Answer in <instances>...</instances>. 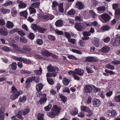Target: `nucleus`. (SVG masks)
<instances>
[{"mask_svg": "<svg viewBox=\"0 0 120 120\" xmlns=\"http://www.w3.org/2000/svg\"><path fill=\"white\" fill-rule=\"evenodd\" d=\"M97 9L99 13L104 12L106 9V8L105 6L99 7L97 8Z\"/></svg>", "mask_w": 120, "mask_h": 120, "instance_id": "nucleus-30", "label": "nucleus"}, {"mask_svg": "<svg viewBox=\"0 0 120 120\" xmlns=\"http://www.w3.org/2000/svg\"><path fill=\"white\" fill-rule=\"evenodd\" d=\"M75 28L78 31H82L85 29L84 24L81 23L77 22L75 23Z\"/></svg>", "mask_w": 120, "mask_h": 120, "instance_id": "nucleus-4", "label": "nucleus"}, {"mask_svg": "<svg viewBox=\"0 0 120 120\" xmlns=\"http://www.w3.org/2000/svg\"><path fill=\"white\" fill-rule=\"evenodd\" d=\"M20 14L21 15L24 17L26 19L27 18V16L28 15V13L26 10L21 12L20 13Z\"/></svg>", "mask_w": 120, "mask_h": 120, "instance_id": "nucleus-36", "label": "nucleus"}, {"mask_svg": "<svg viewBox=\"0 0 120 120\" xmlns=\"http://www.w3.org/2000/svg\"><path fill=\"white\" fill-rule=\"evenodd\" d=\"M23 63L26 64H31L32 62L30 60L25 58H23L22 60Z\"/></svg>", "mask_w": 120, "mask_h": 120, "instance_id": "nucleus-23", "label": "nucleus"}, {"mask_svg": "<svg viewBox=\"0 0 120 120\" xmlns=\"http://www.w3.org/2000/svg\"><path fill=\"white\" fill-rule=\"evenodd\" d=\"M69 82V80L67 79L66 78H64L63 80V84L66 86H67Z\"/></svg>", "mask_w": 120, "mask_h": 120, "instance_id": "nucleus-38", "label": "nucleus"}, {"mask_svg": "<svg viewBox=\"0 0 120 120\" xmlns=\"http://www.w3.org/2000/svg\"><path fill=\"white\" fill-rule=\"evenodd\" d=\"M5 24V22L3 19H0V26H4Z\"/></svg>", "mask_w": 120, "mask_h": 120, "instance_id": "nucleus-63", "label": "nucleus"}, {"mask_svg": "<svg viewBox=\"0 0 120 120\" xmlns=\"http://www.w3.org/2000/svg\"><path fill=\"white\" fill-rule=\"evenodd\" d=\"M60 3L58 4V2L56 1H53L52 2V8H54L57 6H58L60 5Z\"/></svg>", "mask_w": 120, "mask_h": 120, "instance_id": "nucleus-52", "label": "nucleus"}, {"mask_svg": "<svg viewBox=\"0 0 120 120\" xmlns=\"http://www.w3.org/2000/svg\"><path fill=\"white\" fill-rule=\"evenodd\" d=\"M55 31L56 34L57 35H61L64 34L63 31L59 30L57 29H55Z\"/></svg>", "mask_w": 120, "mask_h": 120, "instance_id": "nucleus-50", "label": "nucleus"}, {"mask_svg": "<svg viewBox=\"0 0 120 120\" xmlns=\"http://www.w3.org/2000/svg\"><path fill=\"white\" fill-rule=\"evenodd\" d=\"M59 97L61 98V100L63 102L65 103L66 102L67 99L66 96H64L63 95L61 94L59 95Z\"/></svg>", "mask_w": 120, "mask_h": 120, "instance_id": "nucleus-35", "label": "nucleus"}, {"mask_svg": "<svg viewBox=\"0 0 120 120\" xmlns=\"http://www.w3.org/2000/svg\"><path fill=\"white\" fill-rule=\"evenodd\" d=\"M11 92L12 93V94L10 95V99L12 100H15L17 99L19 96L22 93V91H18L14 86H12L11 87Z\"/></svg>", "mask_w": 120, "mask_h": 120, "instance_id": "nucleus-2", "label": "nucleus"}, {"mask_svg": "<svg viewBox=\"0 0 120 120\" xmlns=\"http://www.w3.org/2000/svg\"><path fill=\"white\" fill-rule=\"evenodd\" d=\"M75 6L78 9L80 10L82 9L84 7L83 4L82 2L79 1H77L76 3Z\"/></svg>", "mask_w": 120, "mask_h": 120, "instance_id": "nucleus-10", "label": "nucleus"}, {"mask_svg": "<svg viewBox=\"0 0 120 120\" xmlns=\"http://www.w3.org/2000/svg\"><path fill=\"white\" fill-rule=\"evenodd\" d=\"M8 34V32L6 28L3 27L0 28V34L4 36H7Z\"/></svg>", "mask_w": 120, "mask_h": 120, "instance_id": "nucleus-9", "label": "nucleus"}, {"mask_svg": "<svg viewBox=\"0 0 120 120\" xmlns=\"http://www.w3.org/2000/svg\"><path fill=\"white\" fill-rule=\"evenodd\" d=\"M12 3L13 2L12 1L8 0L3 5L5 6H10L12 4Z\"/></svg>", "mask_w": 120, "mask_h": 120, "instance_id": "nucleus-54", "label": "nucleus"}, {"mask_svg": "<svg viewBox=\"0 0 120 120\" xmlns=\"http://www.w3.org/2000/svg\"><path fill=\"white\" fill-rule=\"evenodd\" d=\"M44 114L40 113H39L37 116V119L38 120H45L43 117L44 116Z\"/></svg>", "mask_w": 120, "mask_h": 120, "instance_id": "nucleus-41", "label": "nucleus"}, {"mask_svg": "<svg viewBox=\"0 0 120 120\" xmlns=\"http://www.w3.org/2000/svg\"><path fill=\"white\" fill-rule=\"evenodd\" d=\"M60 106H57L56 105H54L51 111L47 113V115L51 118H54L56 115H59L61 110Z\"/></svg>", "mask_w": 120, "mask_h": 120, "instance_id": "nucleus-1", "label": "nucleus"}, {"mask_svg": "<svg viewBox=\"0 0 120 120\" xmlns=\"http://www.w3.org/2000/svg\"><path fill=\"white\" fill-rule=\"evenodd\" d=\"M22 115L24 116L28 113L29 111V109L27 108L22 110Z\"/></svg>", "mask_w": 120, "mask_h": 120, "instance_id": "nucleus-44", "label": "nucleus"}, {"mask_svg": "<svg viewBox=\"0 0 120 120\" xmlns=\"http://www.w3.org/2000/svg\"><path fill=\"white\" fill-rule=\"evenodd\" d=\"M0 11L3 14H5L9 13L10 10L8 9L2 8L0 9Z\"/></svg>", "mask_w": 120, "mask_h": 120, "instance_id": "nucleus-28", "label": "nucleus"}, {"mask_svg": "<svg viewBox=\"0 0 120 120\" xmlns=\"http://www.w3.org/2000/svg\"><path fill=\"white\" fill-rule=\"evenodd\" d=\"M47 29L38 26L37 30L40 33H44L46 31Z\"/></svg>", "mask_w": 120, "mask_h": 120, "instance_id": "nucleus-29", "label": "nucleus"}, {"mask_svg": "<svg viewBox=\"0 0 120 120\" xmlns=\"http://www.w3.org/2000/svg\"><path fill=\"white\" fill-rule=\"evenodd\" d=\"M47 80L48 83L51 85H53L54 83L53 80L52 79L47 78Z\"/></svg>", "mask_w": 120, "mask_h": 120, "instance_id": "nucleus-59", "label": "nucleus"}, {"mask_svg": "<svg viewBox=\"0 0 120 120\" xmlns=\"http://www.w3.org/2000/svg\"><path fill=\"white\" fill-rule=\"evenodd\" d=\"M19 41L21 42L26 43L27 42V41L25 37L21 36L20 38Z\"/></svg>", "mask_w": 120, "mask_h": 120, "instance_id": "nucleus-33", "label": "nucleus"}, {"mask_svg": "<svg viewBox=\"0 0 120 120\" xmlns=\"http://www.w3.org/2000/svg\"><path fill=\"white\" fill-rule=\"evenodd\" d=\"M92 85H87L85 86L84 90L86 93H90L93 90Z\"/></svg>", "mask_w": 120, "mask_h": 120, "instance_id": "nucleus-7", "label": "nucleus"}, {"mask_svg": "<svg viewBox=\"0 0 120 120\" xmlns=\"http://www.w3.org/2000/svg\"><path fill=\"white\" fill-rule=\"evenodd\" d=\"M17 64L15 62H13L11 64H10L9 66L10 69H11L14 71L17 68Z\"/></svg>", "mask_w": 120, "mask_h": 120, "instance_id": "nucleus-19", "label": "nucleus"}, {"mask_svg": "<svg viewBox=\"0 0 120 120\" xmlns=\"http://www.w3.org/2000/svg\"><path fill=\"white\" fill-rule=\"evenodd\" d=\"M114 99L116 102L117 103L120 102V95L115 96Z\"/></svg>", "mask_w": 120, "mask_h": 120, "instance_id": "nucleus-58", "label": "nucleus"}, {"mask_svg": "<svg viewBox=\"0 0 120 120\" xmlns=\"http://www.w3.org/2000/svg\"><path fill=\"white\" fill-rule=\"evenodd\" d=\"M63 21L62 20L60 19L57 21L55 23V25L57 27H60L63 26Z\"/></svg>", "mask_w": 120, "mask_h": 120, "instance_id": "nucleus-25", "label": "nucleus"}, {"mask_svg": "<svg viewBox=\"0 0 120 120\" xmlns=\"http://www.w3.org/2000/svg\"><path fill=\"white\" fill-rule=\"evenodd\" d=\"M36 41V43L39 45H41L43 43V41L41 39H37Z\"/></svg>", "mask_w": 120, "mask_h": 120, "instance_id": "nucleus-62", "label": "nucleus"}, {"mask_svg": "<svg viewBox=\"0 0 120 120\" xmlns=\"http://www.w3.org/2000/svg\"><path fill=\"white\" fill-rule=\"evenodd\" d=\"M111 29V28L107 25H105L103 26L101 28V29L102 32H105L108 31Z\"/></svg>", "mask_w": 120, "mask_h": 120, "instance_id": "nucleus-15", "label": "nucleus"}, {"mask_svg": "<svg viewBox=\"0 0 120 120\" xmlns=\"http://www.w3.org/2000/svg\"><path fill=\"white\" fill-rule=\"evenodd\" d=\"M47 69L49 72H56L57 70H59V69L57 67L52 66L51 64L49 65L47 68Z\"/></svg>", "mask_w": 120, "mask_h": 120, "instance_id": "nucleus-5", "label": "nucleus"}, {"mask_svg": "<svg viewBox=\"0 0 120 120\" xmlns=\"http://www.w3.org/2000/svg\"><path fill=\"white\" fill-rule=\"evenodd\" d=\"M92 86L93 88V90L95 93H97L98 91H100L101 90V89L100 88L96 87L94 85H92Z\"/></svg>", "mask_w": 120, "mask_h": 120, "instance_id": "nucleus-56", "label": "nucleus"}, {"mask_svg": "<svg viewBox=\"0 0 120 120\" xmlns=\"http://www.w3.org/2000/svg\"><path fill=\"white\" fill-rule=\"evenodd\" d=\"M63 3H60V5L59 6V11L60 12L63 13L64 11V9L63 7Z\"/></svg>", "mask_w": 120, "mask_h": 120, "instance_id": "nucleus-37", "label": "nucleus"}, {"mask_svg": "<svg viewBox=\"0 0 120 120\" xmlns=\"http://www.w3.org/2000/svg\"><path fill=\"white\" fill-rule=\"evenodd\" d=\"M17 3L18 4H18V6L19 8L20 9L25 8L27 6V5L26 4L23 3L21 1L19 0H17Z\"/></svg>", "mask_w": 120, "mask_h": 120, "instance_id": "nucleus-12", "label": "nucleus"}, {"mask_svg": "<svg viewBox=\"0 0 120 120\" xmlns=\"http://www.w3.org/2000/svg\"><path fill=\"white\" fill-rule=\"evenodd\" d=\"M29 9L30 14L33 13H35L36 12L35 9L32 7H30L29 8Z\"/></svg>", "mask_w": 120, "mask_h": 120, "instance_id": "nucleus-45", "label": "nucleus"}, {"mask_svg": "<svg viewBox=\"0 0 120 120\" xmlns=\"http://www.w3.org/2000/svg\"><path fill=\"white\" fill-rule=\"evenodd\" d=\"M81 109L82 111L86 112L90 108L86 106L83 105L81 107Z\"/></svg>", "mask_w": 120, "mask_h": 120, "instance_id": "nucleus-40", "label": "nucleus"}, {"mask_svg": "<svg viewBox=\"0 0 120 120\" xmlns=\"http://www.w3.org/2000/svg\"><path fill=\"white\" fill-rule=\"evenodd\" d=\"M86 62H96V59L94 57L89 56L86 57Z\"/></svg>", "mask_w": 120, "mask_h": 120, "instance_id": "nucleus-20", "label": "nucleus"}, {"mask_svg": "<svg viewBox=\"0 0 120 120\" xmlns=\"http://www.w3.org/2000/svg\"><path fill=\"white\" fill-rule=\"evenodd\" d=\"M106 113L109 117L111 118L114 117L116 116L117 115L116 111L115 110L113 109H112L111 110H108L106 112Z\"/></svg>", "mask_w": 120, "mask_h": 120, "instance_id": "nucleus-6", "label": "nucleus"}, {"mask_svg": "<svg viewBox=\"0 0 120 120\" xmlns=\"http://www.w3.org/2000/svg\"><path fill=\"white\" fill-rule=\"evenodd\" d=\"M114 15L115 16H118L120 17V8H118L115 10Z\"/></svg>", "mask_w": 120, "mask_h": 120, "instance_id": "nucleus-47", "label": "nucleus"}, {"mask_svg": "<svg viewBox=\"0 0 120 120\" xmlns=\"http://www.w3.org/2000/svg\"><path fill=\"white\" fill-rule=\"evenodd\" d=\"M88 113H87L86 115L88 117H90L92 116L93 114V111L90 108L86 112Z\"/></svg>", "mask_w": 120, "mask_h": 120, "instance_id": "nucleus-49", "label": "nucleus"}, {"mask_svg": "<svg viewBox=\"0 0 120 120\" xmlns=\"http://www.w3.org/2000/svg\"><path fill=\"white\" fill-rule=\"evenodd\" d=\"M40 4V3L39 2H36L31 4V5L35 8H39Z\"/></svg>", "mask_w": 120, "mask_h": 120, "instance_id": "nucleus-43", "label": "nucleus"}, {"mask_svg": "<svg viewBox=\"0 0 120 120\" xmlns=\"http://www.w3.org/2000/svg\"><path fill=\"white\" fill-rule=\"evenodd\" d=\"M4 108L2 106L0 109V120H4L5 116V115L4 113Z\"/></svg>", "mask_w": 120, "mask_h": 120, "instance_id": "nucleus-11", "label": "nucleus"}, {"mask_svg": "<svg viewBox=\"0 0 120 120\" xmlns=\"http://www.w3.org/2000/svg\"><path fill=\"white\" fill-rule=\"evenodd\" d=\"M111 43L112 44L113 46L114 47L119 46L120 45L119 43V42L116 39L114 40V41H112Z\"/></svg>", "mask_w": 120, "mask_h": 120, "instance_id": "nucleus-32", "label": "nucleus"}, {"mask_svg": "<svg viewBox=\"0 0 120 120\" xmlns=\"http://www.w3.org/2000/svg\"><path fill=\"white\" fill-rule=\"evenodd\" d=\"M105 71L107 74H109L110 75H114L115 74L114 72L111 70H108L107 69H105Z\"/></svg>", "mask_w": 120, "mask_h": 120, "instance_id": "nucleus-57", "label": "nucleus"}, {"mask_svg": "<svg viewBox=\"0 0 120 120\" xmlns=\"http://www.w3.org/2000/svg\"><path fill=\"white\" fill-rule=\"evenodd\" d=\"M99 40L98 39H95L93 41V44L94 45L97 47H98L99 45Z\"/></svg>", "mask_w": 120, "mask_h": 120, "instance_id": "nucleus-60", "label": "nucleus"}, {"mask_svg": "<svg viewBox=\"0 0 120 120\" xmlns=\"http://www.w3.org/2000/svg\"><path fill=\"white\" fill-rule=\"evenodd\" d=\"M27 99L26 95L23 96V97L20 96L19 100V102H24Z\"/></svg>", "mask_w": 120, "mask_h": 120, "instance_id": "nucleus-34", "label": "nucleus"}, {"mask_svg": "<svg viewBox=\"0 0 120 120\" xmlns=\"http://www.w3.org/2000/svg\"><path fill=\"white\" fill-rule=\"evenodd\" d=\"M21 73L22 74H29L31 73V71H29L26 70H22L20 71Z\"/></svg>", "mask_w": 120, "mask_h": 120, "instance_id": "nucleus-53", "label": "nucleus"}, {"mask_svg": "<svg viewBox=\"0 0 120 120\" xmlns=\"http://www.w3.org/2000/svg\"><path fill=\"white\" fill-rule=\"evenodd\" d=\"M71 114L72 115H75L78 114V109L76 107H75L71 109L70 111Z\"/></svg>", "mask_w": 120, "mask_h": 120, "instance_id": "nucleus-21", "label": "nucleus"}, {"mask_svg": "<svg viewBox=\"0 0 120 120\" xmlns=\"http://www.w3.org/2000/svg\"><path fill=\"white\" fill-rule=\"evenodd\" d=\"M29 78H30L32 80V82L33 81L36 83L39 82L40 81L39 77L38 76L35 77L31 76Z\"/></svg>", "mask_w": 120, "mask_h": 120, "instance_id": "nucleus-22", "label": "nucleus"}, {"mask_svg": "<svg viewBox=\"0 0 120 120\" xmlns=\"http://www.w3.org/2000/svg\"><path fill=\"white\" fill-rule=\"evenodd\" d=\"M110 48L107 46H104L100 49V51L101 52L107 53L109 50Z\"/></svg>", "mask_w": 120, "mask_h": 120, "instance_id": "nucleus-16", "label": "nucleus"}, {"mask_svg": "<svg viewBox=\"0 0 120 120\" xmlns=\"http://www.w3.org/2000/svg\"><path fill=\"white\" fill-rule=\"evenodd\" d=\"M14 25L13 22L10 21H8L6 24V26L8 28L12 29L14 26Z\"/></svg>", "mask_w": 120, "mask_h": 120, "instance_id": "nucleus-24", "label": "nucleus"}, {"mask_svg": "<svg viewBox=\"0 0 120 120\" xmlns=\"http://www.w3.org/2000/svg\"><path fill=\"white\" fill-rule=\"evenodd\" d=\"M22 49L23 51L25 52L24 53H29L31 51L30 48L26 45H24L23 46Z\"/></svg>", "mask_w": 120, "mask_h": 120, "instance_id": "nucleus-13", "label": "nucleus"}, {"mask_svg": "<svg viewBox=\"0 0 120 120\" xmlns=\"http://www.w3.org/2000/svg\"><path fill=\"white\" fill-rule=\"evenodd\" d=\"M48 37L49 39L51 41H54L56 40L55 37L51 35H49L48 36Z\"/></svg>", "mask_w": 120, "mask_h": 120, "instance_id": "nucleus-61", "label": "nucleus"}, {"mask_svg": "<svg viewBox=\"0 0 120 120\" xmlns=\"http://www.w3.org/2000/svg\"><path fill=\"white\" fill-rule=\"evenodd\" d=\"M99 17L102 22L104 23L109 22L111 18V16L106 13L100 15Z\"/></svg>", "mask_w": 120, "mask_h": 120, "instance_id": "nucleus-3", "label": "nucleus"}, {"mask_svg": "<svg viewBox=\"0 0 120 120\" xmlns=\"http://www.w3.org/2000/svg\"><path fill=\"white\" fill-rule=\"evenodd\" d=\"M2 49L5 52H8L10 51V49L8 47L4 46L2 48Z\"/></svg>", "mask_w": 120, "mask_h": 120, "instance_id": "nucleus-64", "label": "nucleus"}, {"mask_svg": "<svg viewBox=\"0 0 120 120\" xmlns=\"http://www.w3.org/2000/svg\"><path fill=\"white\" fill-rule=\"evenodd\" d=\"M90 15L93 18H95L96 16L97 15V14L95 13L93 11L91 10L89 11Z\"/></svg>", "mask_w": 120, "mask_h": 120, "instance_id": "nucleus-51", "label": "nucleus"}, {"mask_svg": "<svg viewBox=\"0 0 120 120\" xmlns=\"http://www.w3.org/2000/svg\"><path fill=\"white\" fill-rule=\"evenodd\" d=\"M52 107V104H49L48 106L44 108V109L45 111H49L51 109Z\"/></svg>", "mask_w": 120, "mask_h": 120, "instance_id": "nucleus-46", "label": "nucleus"}, {"mask_svg": "<svg viewBox=\"0 0 120 120\" xmlns=\"http://www.w3.org/2000/svg\"><path fill=\"white\" fill-rule=\"evenodd\" d=\"M109 107H113L115 106V104L110 100H109L107 103Z\"/></svg>", "mask_w": 120, "mask_h": 120, "instance_id": "nucleus-55", "label": "nucleus"}, {"mask_svg": "<svg viewBox=\"0 0 120 120\" xmlns=\"http://www.w3.org/2000/svg\"><path fill=\"white\" fill-rule=\"evenodd\" d=\"M75 71H76V74L80 76L82 75L84 73L83 70L81 69H75Z\"/></svg>", "mask_w": 120, "mask_h": 120, "instance_id": "nucleus-18", "label": "nucleus"}, {"mask_svg": "<svg viewBox=\"0 0 120 120\" xmlns=\"http://www.w3.org/2000/svg\"><path fill=\"white\" fill-rule=\"evenodd\" d=\"M13 59L22 62V57H18L17 56H13Z\"/></svg>", "mask_w": 120, "mask_h": 120, "instance_id": "nucleus-39", "label": "nucleus"}, {"mask_svg": "<svg viewBox=\"0 0 120 120\" xmlns=\"http://www.w3.org/2000/svg\"><path fill=\"white\" fill-rule=\"evenodd\" d=\"M43 85L41 83L37 84L36 87V90L37 91H41L43 88Z\"/></svg>", "mask_w": 120, "mask_h": 120, "instance_id": "nucleus-27", "label": "nucleus"}, {"mask_svg": "<svg viewBox=\"0 0 120 120\" xmlns=\"http://www.w3.org/2000/svg\"><path fill=\"white\" fill-rule=\"evenodd\" d=\"M93 106L95 107H98L101 105V101L99 99L94 98L92 101Z\"/></svg>", "mask_w": 120, "mask_h": 120, "instance_id": "nucleus-8", "label": "nucleus"}, {"mask_svg": "<svg viewBox=\"0 0 120 120\" xmlns=\"http://www.w3.org/2000/svg\"><path fill=\"white\" fill-rule=\"evenodd\" d=\"M32 82V80L30 78H29L26 79L25 83L26 84L25 87L27 89L30 87V83Z\"/></svg>", "mask_w": 120, "mask_h": 120, "instance_id": "nucleus-14", "label": "nucleus"}, {"mask_svg": "<svg viewBox=\"0 0 120 120\" xmlns=\"http://www.w3.org/2000/svg\"><path fill=\"white\" fill-rule=\"evenodd\" d=\"M50 53L47 50H44L42 52L41 54L43 56L48 57H49Z\"/></svg>", "mask_w": 120, "mask_h": 120, "instance_id": "nucleus-31", "label": "nucleus"}, {"mask_svg": "<svg viewBox=\"0 0 120 120\" xmlns=\"http://www.w3.org/2000/svg\"><path fill=\"white\" fill-rule=\"evenodd\" d=\"M76 13V11L73 8L68 11L67 12V15L69 16H73Z\"/></svg>", "mask_w": 120, "mask_h": 120, "instance_id": "nucleus-26", "label": "nucleus"}, {"mask_svg": "<svg viewBox=\"0 0 120 120\" xmlns=\"http://www.w3.org/2000/svg\"><path fill=\"white\" fill-rule=\"evenodd\" d=\"M17 13V12L16 9L15 8H13L11 10V14L12 16L14 17H15V16Z\"/></svg>", "mask_w": 120, "mask_h": 120, "instance_id": "nucleus-42", "label": "nucleus"}, {"mask_svg": "<svg viewBox=\"0 0 120 120\" xmlns=\"http://www.w3.org/2000/svg\"><path fill=\"white\" fill-rule=\"evenodd\" d=\"M72 3H66L64 4V9H65L66 11L69 8V7L71 5Z\"/></svg>", "mask_w": 120, "mask_h": 120, "instance_id": "nucleus-48", "label": "nucleus"}, {"mask_svg": "<svg viewBox=\"0 0 120 120\" xmlns=\"http://www.w3.org/2000/svg\"><path fill=\"white\" fill-rule=\"evenodd\" d=\"M47 98H41L37 102V104L38 105L39 103L41 105L44 104L46 102L47 100Z\"/></svg>", "mask_w": 120, "mask_h": 120, "instance_id": "nucleus-17", "label": "nucleus"}]
</instances>
